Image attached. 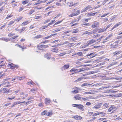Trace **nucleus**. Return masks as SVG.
I'll use <instances>...</instances> for the list:
<instances>
[{
	"mask_svg": "<svg viewBox=\"0 0 122 122\" xmlns=\"http://www.w3.org/2000/svg\"><path fill=\"white\" fill-rule=\"evenodd\" d=\"M84 107L81 104L78 105L77 108L80 109L81 110L83 111L84 110Z\"/></svg>",
	"mask_w": 122,
	"mask_h": 122,
	"instance_id": "5",
	"label": "nucleus"
},
{
	"mask_svg": "<svg viewBox=\"0 0 122 122\" xmlns=\"http://www.w3.org/2000/svg\"><path fill=\"white\" fill-rule=\"evenodd\" d=\"M42 17V16L41 15L37 16L35 17V19H41Z\"/></svg>",
	"mask_w": 122,
	"mask_h": 122,
	"instance_id": "36",
	"label": "nucleus"
},
{
	"mask_svg": "<svg viewBox=\"0 0 122 122\" xmlns=\"http://www.w3.org/2000/svg\"><path fill=\"white\" fill-rule=\"evenodd\" d=\"M63 28H64L63 27H62L61 28H60V29H57L56 30L53 31H52V32L53 33H55L56 32H57L58 31H59L61 30L62 29H63Z\"/></svg>",
	"mask_w": 122,
	"mask_h": 122,
	"instance_id": "19",
	"label": "nucleus"
},
{
	"mask_svg": "<svg viewBox=\"0 0 122 122\" xmlns=\"http://www.w3.org/2000/svg\"><path fill=\"white\" fill-rule=\"evenodd\" d=\"M77 69H75L74 68H72L70 71V72H72V71H76L77 70Z\"/></svg>",
	"mask_w": 122,
	"mask_h": 122,
	"instance_id": "56",
	"label": "nucleus"
},
{
	"mask_svg": "<svg viewBox=\"0 0 122 122\" xmlns=\"http://www.w3.org/2000/svg\"><path fill=\"white\" fill-rule=\"evenodd\" d=\"M103 106L105 107L106 108H107L108 107V104L107 103L104 104Z\"/></svg>",
	"mask_w": 122,
	"mask_h": 122,
	"instance_id": "57",
	"label": "nucleus"
},
{
	"mask_svg": "<svg viewBox=\"0 0 122 122\" xmlns=\"http://www.w3.org/2000/svg\"><path fill=\"white\" fill-rule=\"evenodd\" d=\"M109 14V13H108L107 14H103V15H102L101 16V18H102V17H104L106 16L107 15Z\"/></svg>",
	"mask_w": 122,
	"mask_h": 122,
	"instance_id": "46",
	"label": "nucleus"
},
{
	"mask_svg": "<svg viewBox=\"0 0 122 122\" xmlns=\"http://www.w3.org/2000/svg\"><path fill=\"white\" fill-rule=\"evenodd\" d=\"M25 101L23 102H20V101H18V102H15L14 103V104H15L16 105H17L19 104L20 103H24L25 102Z\"/></svg>",
	"mask_w": 122,
	"mask_h": 122,
	"instance_id": "24",
	"label": "nucleus"
},
{
	"mask_svg": "<svg viewBox=\"0 0 122 122\" xmlns=\"http://www.w3.org/2000/svg\"><path fill=\"white\" fill-rule=\"evenodd\" d=\"M78 29H74L73 30L72 33H77L79 31Z\"/></svg>",
	"mask_w": 122,
	"mask_h": 122,
	"instance_id": "27",
	"label": "nucleus"
},
{
	"mask_svg": "<svg viewBox=\"0 0 122 122\" xmlns=\"http://www.w3.org/2000/svg\"><path fill=\"white\" fill-rule=\"evenodd\" d=\"M16 77L17 79H18L20 80H22L25 78V76H24L21 77L17 76Z\"/></svg>",
	"mask_w": 122,
	"mask_h": 122,
	"instance_id": "17",
	"label": "nucleus"
},
{
	"mask_svg": "<svg viewBox=\"0 0 122 122\" xmlns=\"http://www.w3.org/2000/svg\"><path fill=\"white\" fill-rule=\"evenodd\" d=\"M88 97H87L86 98H82V99L84 101L87 100H88Z\"/></svg>",
	"mask_w": 122,
	"mask_h": 122,
	"instance_id": "51",
	"label": "nucleus"
},
{
	"mask_svg": "<svg viewBox=\"0 0 122 122\" xmlns=\"http://www.w3.org/2000/svg\"><path fill=\"white\" fill-rule=\"evenodd\" d=\"M117 63V62L115 61L112 62V65L113 66L116 64Z\"/></svg>",
	"mask_w": 122,
	"mask_h": 122,
	"instance_id": "63",
	"label": "nucleus"
},
{
	"mask_svg": "<svg viewBox=\"0 0 122 122\" xmlns=\"http://www.w3.org/2000/svg\"><path fill=\"white\" fill-rule=\"evenodd\" d=\"M97 13V12L96 13H93L92 12H90L89 13H88L87 14V16H94L95 15V14Z\"/></svg>",
	"mask_w": 122,
	"mask_h": 122,
	"instance_id": "9",
	"label": "nucleus"
},
{
	"mask_svg": "<svg viewBox=\"0 0 122 122\" xmlns=\"http://www.w3.org/2000/svg\"><path fill=\"white\" fill-rule=\"evenodd\" d=\"M85 68H83L80 69L79 71H78V72H81V71H83L84 70H85Z\"/></svg>",
	"mask_w": 122,
	"mask_h": 122,
	"instance_id": "54",
	"label": "nucleus"
},
{
	"mask_svg": "<svg viewBox=\"0 0 122 122\" xmlns=\"http://www.w3.org/2000/svg\"><path fill=\"white\" fill-rule=\"evenodd\" d=\"M81 19V18L80 17H79L78 18L75 19L74 20V22H75L78 21Z\"/></svg>",
	"mask_w": 122,
	"mask_h": 122,
	"instance_id": "41",
	"label": "nucleus"
},
{
	"mask_svg": "<svg viewBox=\"0 0 122 122\" xmlns=\"http://www.w3.org/2000/svg\"><path fill=\"white\" fill-rule=\"evenodd\" d=\"M65 54H66L65 53H62L60 54H59L58 56H62L64 55Z\"/></svg>",
	"mask_w": 122,
	"mask_h": 122,
	"instance_id": "49",
	"label": "nucleus"
},
{
	"mask_svg": "<svg viewBox=\"0 0 122 122\" xmlns=\"http://www.w3.org/2000/svg\"><path fill=\"white\" fill-rule=\"evenodd\" d=\"M102 104V103L101 102L96 104L93 107V109H98L100 108Z\"/></svg>",
	"mask_w": 122,
	"mask_h": 122,
	"instance_id": "1",
	"label": "nucleus"
},
{
	"mask_svg": "<svg viewBox=\"0 0 122 122\" xmlns=\"http://www.w3.org/2000/svg\"><path fill=\"white\" fill-rule=\"evenodd\" d=\"M82 54V52H78L77 53H76L75 54H74V55H76L77 54L78 56H81V55Z\"/></svg>",
	"mask_w": 122,
	"mask_h": 122,
	"instance_id": "34",
	"label": "nucleus"
},
{
	"mask_svg": "<svg viewBox=\"0 0 122 122\" xmlns=\"http://www.w3.org/2000/svg\"><path fill=\"white\" fill-rule=\"evenodd\" d=\"M82 79V77H81L78 78V79L76 80L75 81L76 82H77L78 81H80Z\"/></svg>",
	"mask_w": 122,
	"mask_h": 122,
	"instance_id": "35",
	"label": "nucleus"
},
{
	"mask_svg": "<svg viewBox=\"0 0 122 122\" xmlns=\"http://www.w3.org/2000/svg\"><path fill=\"white\" fill-rule=\"evenodd\" d=\"M93 33V32L90 31L89 32V31H87L83 33L84 34H87L88 35H90Z\"/></svg>",
	"mask_w": 122,
	"mask_h": 122,
	"instance_id": "13",
	"label": "nucleus"
},
{
	"mask_svg": "<svg viewBox=\"0 0 122 122\" xmlns=\"http://www.w3.org/2000/svg\"><path fill=\"white\" fill-rule=\"evenodd\" d=\"M29 0H25L22 2V4L23 5H25L28 3L29 2Z\"/></svg>",
	"mask_w": 122,
	"mask_h": 122,
	"instance_id": "30",
	"label": "nucleus"
},
{
	"mask_svg": "<svg viewBox=\"0 0 122 122\" xmlns=\"http://www.w3.org/2000/svg\"><path fill=\"white\" fill-rule=\"evenodd\" d=\"M15 35V34H11V33H9L8 34V36H9L11 37V36H13V35Z\"/></svg>",
	"mask_w": 122,
	"mask_h": 122,
	"instance_id": "53",
	"label": "nucleus"
},
{
	"mask_svg": "<svg viewBox=\"0 0 122 122\" xmlns=\"http://www.w3.org/2000/svg\"><path fill=\"white\" fill-rule=\"evenodd\" d=\"M50 101L49 99H46L45 102L46 104H48L50 103Z\"/></svg>",
	"mask_w": 122,
	"mask_h": 122,
	"instance_id": "28",
	"label": "nucleus"
},
{
	"mask_svg": "<svg viewBox=\"0 0 122 122\" xmlns=\"http://www.w3.org/2000/svg\"><path fill=\"white\" fill-rule=\"evenodd\" d=\"M63 21V20L61 21H59L57 22H56L54 25H55L57 24H58L61 23Z\"/></svg>",
	"mask_w": 122,
	"mask_h": 122,
	"instance_id": "44",
	"label": "nucleus"
},
{
	"mask_svg": "<svg viewBox=\"0 0 122 122\" xmlns=\"http://www.w3.org/2000/svg\"><path fill=\"white\" fill-rule=\"evenodd\" d=\"M72 117H74L75 119L77 120H80L82 119V117H81L78 116H75Z\"/></svg>",
	"mask_w": 122,
	"mask_h": 122,
	"instance_id": "11",
	"label": "nucleus"
},
{
	"mask_svg": "<svg viewBox=\"0 0 122 122\" xmlns=\"http://www.w3.org/2000/svg\"><path fill=\"white\" fill-rule=\"evenodd\" d=\"M88 19H83V21L85 22H86L88 21Z\"/></svg>",
	"mask_w": 122,
	"mask_h": 122,
	"instance_id": "48",
	"label": "nucleus"
},
{
	"mask_svg": "<svg viewBox=\"0 0 122 122\" xmlns=\"http://www.w3.org/2000/svg\"><path fill=\"white\" fill-rule=\"evenodd\" d=\"M73 98H75L76 100H80L81 99V97H80L79 95L78 94L74 96L73 97Z\"/></svg>",
	"mask_w": 122,
	"mask_h": 122,
	"instance_id": "6",
	"label": "nucleus"
},
{
	"mask_svg": "<svg viewBox=\"0 0 122 122\" xmlns=\"http://www.w3.org/2000/svg\"><path fill=\"white\" fill-rule=\"evenodd\" d=\"M29 23H30V22H29L28 21H26L22 23L21 25L22 26H25V25H27Z\"/></svg>",
	"mask_w": 122,
	"mask_h": 122,
	"instance_id": "15",
	"label": "nucleus"
},
{
	"mask_svg": "<svg viewBox=\"0 0 122 122\" xmlns=\"http://www.w3.org/2000/svg\"><path fill=\"white\" fill-rule=\"evenodd\" d=\"M77 15V14H75V13H72L69 15V17H72L73 16H76Z\"/></svg>",
	"mask_w": 122,
	"mask_h": 122,
	"instance_id": "26",
	"label": "nucleus"
},
{
	"mask_svg": "<svg viewBox=\"0 0 122 122\" xmlns=\"http://www.w3.org/2000/svg\"><path fill=\"white\" fill-rule=\"evenodd\" d=\"M48 26V25H46L43 26L41 28L42 29H45V28H47V27Z\"/></svg>",
	"mask_w": 122,
	"mask_h": 122,
	"instance_id": "55",
	"label": "nucleus"
},
{
	"mask_svg": "<svg viewBox=\"0 0 122 122\" xmlns=\"http://www.w3.org/2000/svg\"><path fill=\"white\" fill-rule=\"evenodd\" d=\"M69 65H65L61 68V69L62 71H63V70L69 68Z\"/></svg>",
	"mask_w": 122,
	"mask_h": 122,
	"instance_id": "8",
	"label": "nucleus"
},
{
	"mask_svg": "<svg viewBox=\"0 0 122 122\" xmlns=\"http://www.w3.org/2000/svg\"><path fill=\"white\" fill-rule=\"evenodd\" d=\"M15 22V20H14V21H10L9 22L8 25L9 26H11L13 25V24Z\"/></svg>",
	"mask_w": 122,
	"mask_h": 122,
	"instance_id": "22",
	"label": "nucleus"
},
{
	"mask_svg": "<svg viewBox=\"0 0 122 122\" xmlns=\"http://www.w3.org/2000/svg\"><path fill=\"white\" fill-rule=\"evenodd\" d=\"M112 34H110L109 36H108L104 40H106L108 39H110L111 37H112Z\"/></svg>",
	"mask_w": 122,
	"mask_h": 122,
	"instance_id": "37",
	"label": "nucleus"
},
{
	"mask_svg": "<svg viewBox=\"0 0 122 122\" xmlns=\"http://www.w3.org/2000/svg\"><path fill=\"white\" fill-rule=\"evenodd\" d=\"M10 104V103H7L4 105L3 107H6L7 106H9V105Z\"/></svg>",
	"mask_w": 122,
	"mask_h": 122,
	"instance_id": "52",
	"label": "nucleus"
},
{
	"mask_svg": "<svg viewBox=\"0 0 122 122\" xmlns=\"http://www.w3.org/2000/svg\"><path fill=\"white\" fill-rule=\"evenodd\" d=\"M0 40H2L3 41H4L6 42H7L8 41L10 40L8 38H6L4 37H2L0 38Z\"/></svg>",
	"mask_w": 122,
	"mask_h": 122,
	"instance_id": "14",
	"label": "nucleus"
},
{
	"mask_svg": "<svg viewBox=\"0 0 122 122\" xmlns=\"http://www.w3.org/2000/svg\"><path fill=\"white\" fill-rule=\"evenodd\" d=\"M48 45H40L37 46V47L38 49L41 50L42 48H45L48 47Z\"/></svg>",
	"mask_w": 122,
	"mask_h": 122,
	"instance_id": "2",
	"label": "nucleus"
},
{
	"mask_svg": "<svg viewBox=\"0 0 122 122\" xmlns=\"http://www.w3.org/2000/svg\"><path fill=\"white\" fill-rule=\"evenodd\" d=\"M70 39L72 41H74L76 40L77 38L76 37H71L70 38Z\"/></svg>",
	"mask_w": 122,
	"mask_h": 122,
	"instance_id": "29",
	"label": "nucleus"
},
{
	"mask_svg": "<svg viewBox=\"0 0 122 122\" xmlns=\"http://www.w3.org/2000/svg\"><path fill=\"white\" fill-rule=\"evenodd\" d=\"M97 72L96 71H90L89 72V74H92L93 73H96Z\"/></svg>",
	"mask_w": 122,
	"mask_h": 122,
	"instance_id": "40",
	"label": "nucleus"
},
{
	"mask_svg": "<svg viewBox=\"0 0 122 122\" xmlns=\"http://www.w3.org/2000/svg\"><path fill=\"white\" fill-rule=\"evenodd\" d=\"M58 49L55 48L52 49L51 51H52L54 52L55 53H56L58 51Z\"/></svg>",
	"mask_w": 122,
	"mask_h": 122,
	"instance_id": "18",
	"label": "nucleus"
},
{
	"mask_svg": "<svg viewBox=\"0 0 122 122\" xmlns=\"http://www.w3.org/2000/svg\"><path fill=\"white\" fill-rule=\"evenodd\" d=\"M112 24H110L108 25L107 26L106 28H105V30H106L110 26L112 25Z\"/></svg>",
	"mask_w": 122,
	"mask_h": 122,
	"instance_id": "50",
	"label": "nucleus"
},
{
	"mask_svg": "<svg viewBox=\"0 0 122 122\" xmlns=\"http://www.w3.org/2000/svg\"><path fill=\"white\" fill-rule=\"evenodd\" d=\"M13 16V15H8L5 18V19H7L11 18Z\"/></svg>",
	"mask_w": 122,
	"mask_h": 122,
	"instance_id": "25",
	"label": "nucleus"
},
{
	"mask_svg": "<svg viewBox=\"0 0 122 122\" xmlns=\"http://www.w3.org/2000/svg\"><path fill=\"white\" fill-rule=\"evenodd\" d=\"M114 108V107L111 106L108 109V111L109 112H111L113 110Z\"/></svg>",
	"mask_w": 122,
	"mask_h": 122,
	"instance_id": "23",
	"label": "nucleus"
},
{
	"mask_svg": "<svg viewBox=\"0 0 122 122\" xmlns=\"http://www.w3.org/2000/svg\"><path fill=\"white\" fill-rule=\"evenodd\" d=\"M7 66L10 67V68H13L15 67H16L18 68L19 66L17 65H15L12 63H8V64Z\"/></svg>",
	"mask_w": 122,
	"mask_h": 122,
	"instance_id": "3",
	"label": "nucleus"
},
{
	"mask_svg": "<svg viewBox=\"0 0 122 122\" xmlns=\"http://www.w3.org/2000/svg\"><path fill=\"white\" fill-rule=\"evenodd\" d=\"M121 93H119L118 94H117V97H121V95H122Z\"/></svg>",
	"mask_w": 122,
	"mask_h": 122,
	"instance_id": "60",
	"label": "nucleus"
},
{
	"mask_svg": "<svg viewBox=\"0 0 122 122\" xmlns=\"http://www.w3.org/2000/svg\"><path fill=\"white\" fill-rule=\"evenodd\" d=\"M102 83H98L97 84H94L93 86H96L98 85L101 86L102 85Z\"/></svg>",
	"mask_w": 122,
	"mask_h": 122,
	"instance_id": "31",
	"label": "nucleus"
},
{
	"mask_svg": "<svg viewBox=\"0 0 122 122\" xmlns=\"http://www.w3.org/2000/svg\"><path fill=\"white\" fill-rule=\"evenodd\" d=\"M67 5L69 6H71L73 5V3L72 2H68L67 3Z\"/></svg>",
	"mask_w": 122,
	"mask_h": 122,
	"instance_id": "20",
	"label": "nucleus"
},
{
	"mask_svg": "<svg viewBox=\"0 0 122 122\" xmlns=\"http://www.w3.org/2000/svg\"><path fill=\"white\" fill-rule=\"evenodd\" d=\"M86 8L87 10L88 9H89L90 8H91L92 7L90 6L89 5H88L87 6V7H86Z\"/></svg>",
	"mask_w": 122,
	"mask_h": 122,
	"instance_id": "59",
	"label": "nucleus"
},
{
	"mask_svg": "<svg viewBox=\"0 0 122 122\" xmlns=\"http://www.w3.org/2000/svg\"><path fill=\"white\" fill-rule=\"evenodd\" d=\"M122 52V51H116L113 53V56H117L118 55L121 53Z\"/></svg>",
	"mask_w": 122,
	"mask_h": 122,
	"instance_id": "4",
	"label": "nucleus"
},
{
	"mask_svg": "<svg viewBox=\"0 0 122 122\" xmlns=\"http://www.w3.org/2000/svg\"><path fill=\"white\" fill-rule=\"evenodd\" d=\"M63 45V44H58L56 45L53 46H52V47H57L58 46H61Z\"/></svg>",
	"mask_w": 122,
	"mask_h": 122,
	"instance_id": "33",
	"label": "nucleus"
},
{
	"mask_svg": "<svg viewBox=\"0 0 122 122\" xmlns=\"http://www.w3.org/2000/svg\"><path fill=\"white\" fill-rule=\"evenodd\" d=\"M106 30H105V28H104L103 29H100L98 31V33H101L103 32L104 31H105Z\"/></svg>",
	"mask_w": 122,
	"mask_h": 122,
	"instance_id": "38",
	"label": "nucleus"
},
{
	"mask_svg": "<svg viewBox=\"0 0 122 122\" xmlns=\"http://www.w3.org/2000/svg\"><path fill=\"white\" fill-rule=\"evenodd\" d=\"M42 37V36L41 35H38L35 36V38L36 39H37L38 38H41Z\"/></svg>",
	"mask_w": 122,
	"mask_h": 122,
	"instance_id": "39",
	"label": "nucleus"
},
{
	"mask_svg": "<svg viewBox=\"0 0 122 122\" xmlns=\"http://www.w3.org/2000/svg\"><path fill=\"white\" fill-rule=\"evenodd\" d=\"M99 24V23L98 22H94L93 24L92 25V28H94L96 27Z\"/></svg>",
	"mask_w": 122,
	"mask_h": 122,
	"instance_id": "10",
	"label": "nucleus"
},
{
	"mask_svg": "<svg viewBox=\"0 0 122 122\" xmlns=\"http://www.w3.org/2000/svg\"><path fill=\"white\" fill-rule=\"evenodd\" d=\"M45 57L48 59H49L51 58V54L50 53H48L46 54L45 55Z\"/></svg>",
	"mask_w": 122,
	"mask_h": 122,
	"instance_id": "12",
	"label": "nucleus"
},
{
	"mask_svg": "<svg viewBox=\"0 0 122 122\" xmlns=\"http://www.w3.org/2000/svg\"><path fill=\"white\" fill-rule=\"evenodd\" d=\"M121 24V23L120 22H119L118 23H117V24L115 25L112 28V29L111 30L113 29L114 28H116L118 26H119V25H120Z\"/></svg>",
	"mask_w": 122,
	"mask_h": 122,
	"instance_id": "16",
	"label": "nucleus"
},
{
	"mask_svg": "<svg viewBox=\"0 0 122 122\" xmlns=\"http://www.w3.org/2000/svg\"><path fill=\"white\" fill-rule=\"evenodd\" d=\"M15 98V97H11V98L8 97V99L9 100H12V99H14Z\"/></svg>",
	"mask_w": 122,
	"mask_h": 122,
	"instance_id": "61",
	"label": "nucleus"
},
{
	"mask_svg": "<svg viewBox=\"0 0 122 122\" xmlns=\"http://www.w3.org/2000/svg\"><path fill=\"white\" fill-rule=\"evenodd\" d=\"M89 85H90L88 83H85L82 84L81 85V86L82 87H83L84 86H85Z\"/></svg>",
	"mask_w": 122,
	"mask_h": 122,
	"instance_id": "32",
	"label": "nucleus"
},
{
	"mask_svg": "<svg viewBox=\"0 0 122 122\" xmlns=\"http://www.w3.org/2000/svg\"><path fill=\"white\" fill-rule=\"evenodd\" d=\"M87 10L86 8V7L84 9H82L81 10V13H83V12H85V11H86Z\"/></svg>",
	"mask_w": 122,
	"mask_h": 122,
	"instance_id": "43",
	"label": "nucleus"
},
{
	"mask_svg": "<svg viewBox=\"0 0 122 122\" xmlns=\"http://www.w3.org/2000/svg\"><path fill=\"white\" fill-rule=\"evenodd\" d=\"M23 95V96L25 97H27L28 95H27V94L24 95L23 93H22L20 94V95Z\"/></svg>",
	"mask_w": 122,
	"mask_h": 122,
	"instance_id": "58",
	"label": "nucleus"
},
{
	"mask_svg": "<svg viewBox=\"0 0 122 122\" xmlns=\"http://www.w3.org/2000/svg\"><path fill=\"white\" fill-rule=\"evenodd\" d=\"M52 113L51 112H48L47 113V116H50L52 114Z\"/></svg>",
	"mask_w": 122,
	"mask_h": 122,
	"instance_id": "64",
	"label": "nucleus"
},
{
	"mask_svg": "<svg viewBox=\"0 0 122 122\" xmlns=\"http://www.w3.org/2000/svg\"><path fill=\"white\" fill-rule=\"evenodd\" d=\"M10 89H9L8 90H6L5 91V92H4L3 93H8L9 92H10Z\"/></svg>",
	"mask_w": 122,
	"mask_h": 122,
	"instance_id": "45",
	"label": "nucleus"
},
{
	"mask_svg": "<svg viewBox=\"0 0 122 122\" xmlns=\"http://www.w3.org/2000/svg\"><path fill=\"white\" fill-rule=\"evenodd\" d=\"M102 113H103V112H98L97 113H94L93 115V116H96L97 115H98L100 114H102Z\"/></svg>",
	"mask_w": 122,
	"mask_h": 122,
	"instance_id": "21",
	"label": "nucleus"
},
{
	"mask_svg": "<svg viewBox=\"0 0 122 122\" xmlns=\"http://www.w3.org/2000/svg\"><path fill=\"white\" fill-rule=\"evenodd\" d=\"M25 29V28L24 27H23L20 30V32L21 33L24 31Z\"/></svg>",
	"mask_w": 122,
	"mask_h": 122,
	"instance_id": "47",
	"label": "nucleus"
},
{
	"mask_svg": "<svg viewBox=\"0 0 122 122\" xmlns=\"http://www.w3.org/2000/svg\"><path fill=\"white\" fill-rule=\"evenodd\" d=\"M76 13H75V14H77V15L79 14L80 13V10H77L76 12Z\"/></svg>",
	"mask_w": 122,
	"mask_h": 122,
	"instance_id": "62",
	"label": "nucleus"
},
{
	"mask_svg": "<svg viewBox=\"0 0 122 122\" xmlns=\"http://www.w3.org/2000/svg\"><path fill=\"white\" fill-rule=\"evenodd\" d=\"M96 41V40L94 39H92L90 40L88 42L87 45L88 46L91 45L94 42Z\"/></svg>",
	"mask_w": 122,
	"mask_h": 122,
	"instance_id": "7",
	"label": "nucleus"
},
{
	"mask_svg": "<svg viewBox=\"0 0 122 122\" xmlns=\"http://www.w3.org/2000/svg\"><path fill=\"white\" fill-rule=\"evenodd\" d=\"M78 92H79L77 90H75L74 91H71V93H77Z\"/></svg>",
	"mask_w": 122,
	"mask_h": 122,
	"instance_id": "42",
	"label": "nucleus"
}]
</instances>
